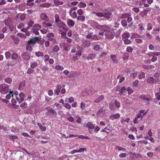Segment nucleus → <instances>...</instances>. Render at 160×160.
Segmentation results:
<instances>
[{
    "label": "nucleus",
    "instance_id": "obj_38",
    "mask_svg": "<svg viewBox=\"0 0 160 160\" xmlns=\"http://www.w3.org/2000/svg\"><path fill=\"white\" fill-rule=\"evenodd\" d=\"M59 50V48L58 45H55L53 48V51L54 52H57Z\"/></svg>",
    "mask_w": 160,
    "mask_h": 160
},
{
    "label": "nucleus",
    "instance_id": "obj_64",
    "mask_svg": "<svg viewBox=\"0 0 160 160\" xmlns=\"http://www.w3.org/2000/svg\"><path fill=\"white\" fill-rule=\"evenodd\" d=\"M100 48V46L98 44L96 45L93 48V49L96 51H98Z\"/></svg>",
    "mask_w": 160,
    "mask_h": 160
},
{
    "label": "nucleus",
    "instance_id": "obj_27",
    "mask_svg": "<svg viewBox=\"0 0 160 160\" xmlns=\"http://www.w3.org/2000/svg\"><path fill=\"white\" fill-rule=\"evenodd\" d=\"M51 6V4L48 3H45L42 4L40 6V7L42 8H48Z\"/></svg>",
    "mask_w": 160,
    "mask_h": 160
},
{
    "label": "nucleus",
    "instance_id": "obj_42",
    "mask_svg": "<svg viewBox=\"0 0 160 160\" xmlns=\"http://www.w3.org/2000/svg\"><path fill=\"white\" fill-rule=\"evenodd\" d=\"M107 28L108 27L107 26L101 25V28L100 29L102 31L106 32L107 31Z\"/></svg>",
    "mask_w": 160,
    "mask_h": 160
},
{
    "label": "nucleus",
    "instance_id": "obj_23",
    "mask_svg": "<svg viewBox=\"0 0 160 160\" xmlns=\"http://www.w3.org/2000/svg\"><path fill=\"white\" fill-rule=\"evenodd\" d=\"M122 40H124V39H127L130 37L129 33L128 32H125L124 33L122 36Z\"/></svg>",
    "mask_w": 160,
    "mask_h": 160
},
{
    "label": "nucleus",
    "instance_id": "obj_48",
    "mask_svg": "<svg viewBox=\"0 0 160 160\" xmlns=\"http://www.w3.org/2000/svg\"><path fill=\"white\" fill-rule=\"evenodd\" d=\"M34 23V22L30 20L28 24V26L27 27V29H29L31 27Z\"/></svg>",
    "mask_w": 160,
    "mask_h": 160
},
{
    "label": "nucleus",
    "instance_id": "obj_33",
    "mask_svg": "<svg viewBox=\"0 0 160 160\" xmlns=\"http://www.w3.org/2000/svg\"><path fill=\"white\" fill-rule=\"evenodd\" d=\"M35 54L36 56L38 57H42L43 56L44 54L43 52L38 51L35 52Z\"/></svg>",
    "mask_w": 160,
    "mask_h": 160
},
{
    "label": "nucleus",
    "instance_id": "obj_13",
    "mask_svg": "<svg viewBox=\"0 0 160 160\" xmlns=\"http://www.w3.org/2000/svg\"><path fill=\"white\" fill-rule=\"evenodd\" d=\"M58 26L64 30H66L67 29L66 25L64 23L60 22L58 23Z\"/></svg>",
    "mask_w": 160,
    "mask_h": 160
},
{
    "label": "nucleus",
    "instance_id": "obj_52",
    "mask_svg": "<svg viewBox=\"0 0 160 160\" xmlns=\"http://www.w3.org/2000/svg\"><path fill=\"white\" fill-rule=\"evenodd\" d=\"M86 104L83 102H82L80 103V108L82 110H83L85 108Z\"/></svg>",
    "mask_w": 160,
    "mask_h": 160
},
{
    "label": "nucleus",
    "instance_id": "obj_7",
    "mask_svg": "<svg viewBox=\"0 0 160 160\" xmlns=\"http://www.w3.org/2000/svg\"><path fill=\"white\" fill-rule=\"evenodd\" d=\"M119 92L121 96H126L127 94V89L125 87H122L119 90Z\"/></svg>",
    "mask_w": 160,
    "mask_h": 160
},
{
    "label": "nucleus",
    "instance_id": "obj_10",
    "mask_svg": "<svg viewBox=\"0 0 160 160\" xmlns=\"http://www.w3.org/2000/svg\"><path fill=\"white\" fill-rule=\"evenodd\" d=\"M46 109L48 112L54 116H55L57 115V112L54 109L50 107H47L46 108Z\"/></svg>",
    "mask_w": 160,
    "mask_h": 160
},
{
    "label": "nucleus",
    "instance_id": "obj_57",
    "mask_svg": "<svg viewBox=\"0 0 160 160\" xmlns=\"http://www.w3.org/2000/svg\"><path fill=\"white\" fill-rule=\"evenodd\" d=\"M5 54L6 58L7 59H8L10 58V52L9 51L6 52L5 53Z\"/></svg>",
    "mask_w": 160,
    "mask_h": 160
},
{
    "label": "nucleus",
    "instance_id": "obj_4",
    "mask_svg": "<svg viewBox=\"0 0 160 160\" xmlns=\"http://www.w3.org/2000/svg\"><path fill=\"white\" fill-rule=\"evenodd\" d=\"M115 34V33L114 32L111 31H107L105 34L106 38L109 39H112L114 37Z\"/></svg>",
    "mask_w": 160,
    "mask_h": 160
},
{
    "label": "nucleus",
    "instance_id": "obj_36",
    "mask_svg": "<svg viewBox=\"0 0 160 160\" xmlns=\"http://www.w3.org/2000/svg\"><path fill=\"white\" fill-rule=\"evenodd\" d=\"M138 78L140 79L144 78L145 77V73L143 72H141L138 74Z\"/></svg>",
    "mask_w": 160,
    "mask_h": 160
},
{
    "label": "nucleus",
    "instance_id": "obj_37",
    "mask_svg": "<svg viewBox=\"0 0 160 160\" xmlns=\"http://www.w3.org/2000/svg\"><path fill=\"white\" fill-rule=\"evenodd\" d=\"M55 69L58 70H61L62 71L64 69V68L62 66L59 65H58L56 66L55 67Z\"/></svg>",
    "mask_w": 160,
    "mask_h": 160
},
{
    "label": "nucleus",
    "instance_id": "obj_17",
    "mask_svg": "<svg viewBox=\"0 0 160 160\" xmlns=\"http://www.w3.org/2000/svg\"><path fill=\"white\" fill-rule=\"evenodd\" d=\"M18 54L16 53H13L11 55L12 58L14 60L17 61L18 59V58H20Z\"/></svg>",
    "mask_w": 160,
    "mask_h": 160
},
{
    "label": "nucleus",
    "instance_id": "obj_5",
    "mask_svg": "<svg viewBox=\"0 0 160 160\" xmlns=\"http://www.w3.org/2000/svg\"><path fill=\"white\" fill-rule=\"evenodd\" d=\"M85 127L88 128L89 129V132L90 133H92V129L94 128V126L90 122H88Z\"/></svg>",
    "mask_w": 160,
    "mask_h": 160
},
{
    "label": "nucleus",
    "instance_id": "obj_24",
    "mask_svg": "<svg viewBox=\"0 0 160 160\" xmlns=\"http://www.w3.org/2000/svg\"><path fill=\"white\" fill-rule=\"evenodd\" d=\"M61 86L60 85H58L57 87L54 90V92L57 95H58L60 91Z\"/></svg>",
    "mask_w": 160,
    "mask_h": 160
},
{
    "label": "nucleus",
    "instance_id": "obj_49",
    "mask_svg": "<svg viewBox=\"0 0 160 160\" xmlns=\"http://www.w3.org/2000/svg\"><path fill=\"white\" fill-rule=\"evenodd\" d=\"M77 12L79 16L82 15L83 14V11L81 9H79L77 11Z\"/></svg>",
    "mask_w": 160,
    "mask_h": 160
},
{
    "label": "nucleus",
    "instance_id": "obj_59",
    "mask_svg": "<svg viewBox=\"0 0 160 160\" xmlns=\"http://www.w3.org/2000/svg\"><path fill=\"white\" fill-rule=\"evenodd\" d=\"M147 30H150L152 29V27L151 24L150 23H148L147 25Z\"/></svg>",
    "mask_w": 160,
    "mask_h": 160
},
{
    "label": "nucleus",
    "instance_id": "obj_34",
    "mask_svg": "<svg viewBox=\"0 0 160 160\" xmlns=\"http://www.w3.org/2000/svg\"><path fill=\"white\" fill-rule=\"evenodd\" d=\"M112 60L115 63H117L118 61L116 59V55L114 54H112L110 56Z\"/></svg>",
    "mask_w": 160,
    "mask_h": 160
},
{
    "label": "nucleus",
    "instance_id": "obj_3",
    "mask_svg": "<svg viewBox=\"0 0 160 160\" xmlns=\"http://www.w3.org/2000/svg\"><path fill=\"white\" fill-rule=\"evenodd\" d=\"M139 98L140 99L146 101V102L147 103L148 105L150 103L149 102L151 101L152 99V97L149 94L145 95L143 94L140 95Z\"/></svg>",
    "mask_w": 160,
    "mask_h": 160
},
{
    "label": "nucleus",
    "instance_id": "obj_1",
    "mask_svg": "<svg viewBox=\"0 0 160 160\" xmlns=\"http://www.w3.org/2000/svg\"><path fill=\"white\" fill-rule=\"evenodd\" d=\"M122 19H127L122 20L121 21V24L124 27H126L127 26V22L128 23L130 22L132 20L130 13H125L122 14L120 17Z\"/></svg>",
    "mask_w": 160,
    "mask_h": 160
},
{
    "label": "nucleus",
    "instance_id": "obj_56",
    "mask_svg": "<svg viewBox=\"0 0 160 160\" xmlns=\"http://www.w3.org/2000/svg\"><path fill=\"white\" fill-rule=\"evenodd\" d=\"M34 71L33 69L31 68H29L27 70V73L28 74H31Z\"/></svg>",
    "mask_w": 160,
    "mask_h": 160
},
{
    "label": "nucleus",
    "instance_id": "obj_19",
    "mask_svg": "<svg viewBox=\"0 0 160 160\" xmlns=\"http://www.w3.org/2000/svg\"><path fill=\"white\" fill-rule=\"evenodd\" d=\"M25 85V82L24 81L22 82H21L19 84L18 89L19 90H22L24 88Z\"/></svg>",
    "mask_w": 160,
    "mask_h": 160
},
{
    "label": "nucleus",
    "instance_id": "obj_15",
    "mask_svg": "<svg viewBox=\"0 0 160 160\" xmlns=\"http://www.w3.org/2000/svg\"><path fill=\"white\" fill-rule=\"evenodd\" d=\"M21 56L25 60H28L30 59V56L27 52H24L21 54Z\"/></svg>",
    "mask_w": 160,
    "mask_h": 160
},
{
    "label": "nucleus",
    "instance_id": "obj_55",
    "mask_svg": "<svg viewBox=\"0 0 160 160\" xmlns=\"http://www.w3.org/2000/svg\"><path fill=\"white\" fill-rule=\"evenodd\" d=\"M27 104L25 102H23L20 105V106L22 108L24 109L27 106Z\"/></svg>",
    "mask_w": 160,
    "mask_h": 160
},
{
    "label": "nucleus",
    "instance_id": "obj_8",
    "mask_svg": "<svg viewBox=\"0 0 160 160\" xmlns=\"http://www.w3.org/2000/svg\"><path fill=\"white\" fill-rule=\"evenodd\" d=\"M159 81L158 78L156 79H154L152 77H149L147 79V82L150 83H155L158 82Z\"/></svg>",
    "mask_w": 160,
    "mask_h": 160
},
{
    "label": "nucleus",
    "instance_id": "obj_51",
    "mask_svg": "<svg viewBox=\"0 0 160 160\" xmlns=\"http://www.w3.org/2000/svg\"><path fill=\"white\" fill-rule=\"evenodd\" d=\"M126 51L128 52L131 53L132 52L133 49L131 47L129 46L127 47L126 49Z\"/></svg>",
    "mask_w": 160,
    "mask_h": 160
},
{
    "label": "nucleus",
    "instance_id": "obj_43",
    "mask_svg": "<svg viewBox=\"0 0 160 160\" xmlns=\"http://www.w3.org/2000/svg\"><path fill=\"white\" fill-rule=\"evenodd\" d=\"M38 126L39 127V128L41 129V130L44 131L46 130V128L45 127L42 126V124L40 123H38Z\"/></svg>",
    "mask_w": 160,
    "mask_h": 160
},
{
    "label": "nucleus",
    "instance_id": "obj_60",
    "mask_svg": "<svg viewBox=\"0 0 160 160\" xmlns=\"http://www.w3.org/2000/svg\"><path fill=\"white\" fill-rule=\"evenodd\" d=\"M123 41L124 43L126 44H129L131 43V41L130 40L128 39H126Z\"/></svg>",
    "mask_w": 160,
    "mask_h": 160
},
{
    "label": "nucleus",
    "instance_id": "obj_30",
    "mask_svg": "<svg viewBox=\"0 0 160 160\" xmlns=\"http://www.w3.org/2000/svg\"><path fill=\"white\" fill-rule=\"evenodd\" d=\"M112 127L110 126H107L105 128V132L108 133L112 131Z\"/></svg>",
    "mask_w": 160,
    "mask_h": 160
},
{
    "label": "nucleus",
    "instance_id": "obj_44",
    "mask_svg": "<svg viewBox=\"0 0 160 160\" xmlns=\"http://www.w3.org/2000/svg\"><path fill=\"white\" fill-rule=\"evenodd\" d=\"M127 89L128 94H131L133 92V90L130 87H128Z\"/></svg>",
    "mask_w": 160,
    "mask_h": 160
},
{
    "label": "nucleus",
    "instance_id": "obj_46",
    "mask_svg": "<svg viewBox=\"0 0 160 160\" xmlns=\"http://www.w3.org/2000/svg\"><path fill=\"white\" fill-rule=\"evenodd\" d=\"M96 15L99 18L103 17L104 16V13L102 12H97L96 13Z\"/></svg>",
    "mask_w": 160,
    "mask_h": 160
},
{
    "label": "nucleus",
    "instance_id": "obj_2",
    "mask_svg": "<svg viewBox=\"0 0 160 160\" xmlns=\"http://www.w3.org/2000/svg\"><path fill=\"white\" fill-rule=\"evenodd\" d=\"M9 86L5 83L0 85V92L2 94H5L9 91Z\"/></svg>",
    "mask_w": 160,
    "mask_h": 160
},
{
    "label": "nucleus",
    "instance_id": "obj_54",
    "mask_svg": "<svg viewBox=\"0 0 160 160\" xmlns=\"http://www.w3.org/2000/svg\"><path fill=\"white\" fill-rule=\"evenodd\" d=\"M5 81L6 83H10L12 82V79L10 78H8L5 79Z\"/></svg>",
    "mask_w": 160,
    "mask_h": 160
},
{
    "label": "nucleus",
    "instance_id": "obj_35",
    "mask_svg": "<svg viewBox=\"0 0 160 160\" xmlns=\"http://www.w3.org/2000/svg\"><path fill=\"white\" fill-rule=\"evenodd\" d=\"M42 23L43 25L45 27H48L52 26V24L48 22H42Z\"/></svg>",
    "mask_w": 160,
    "mask_h": 160
},
{
    "label": "nucleus",
    "instance_id": "obj_32",
    "mask_svg": "<svg viewBox=\"0 0 160 160\" xmlns=\"http://www.w3.org/2000/svg\"><path fill=\"white\" fill-rule=\"evenodd\" d=\"M69 14L70 16L73 18H76L77 17L76 12L75 11L71 12V13H69Z\"/></svg>",
    "mask_w": 160,
    "mask_h": 160
},
{
    "label": "nucleus",
    "instance_id": "obj_28",
    "mask_svg": "<svg viewBox=\"0 0 160 160\" xmlns=\"http://www.w3.org/2000/svg\"><path fill=\"white\" fill-rule=\"evenodd\" d=\"M41 19L42 20H44L45 21L48 20V17L44 13H42L40 15Z\"/></svg>",
    "mask_w": 160,
    "mask_h": 160
},
{
    "label": "nucleus",
    "instance_id": "obj_41",
    "mask_svg": "<svg viewBox=\"0 0 160 160\" xmlns=\"http://www.w3.org/2000/svg\"><path fill=\"white\" fill-rule=\"evenodd\" d=\"M78 6L80 8H83L85 7L86 5L85 3L80 2L78 3Z\"/></svg>",
    "mask_w": 160,
    "mask_h": 160
},
{
    "label": "nucleus",
    "instance_id": "obj_22",
    "mask_svg": "<svg viewBox=\"0 0 160 160\" xmlns=\"http://www.w3.org/2000/svg\"><path fill=\"white\" fill-rule=\"evenodd\" d=\"M112 47L114 48L115 49H117L119 47L120 44L118 42L116 41H115L112 44Z\"/></svg>",
    "mask_w": 160,
    "mask_h": 160
},
{
    "label": "nucleus",
    "instance_id": "obj_26",
    "mask_svg": "<svg viewBox=\"0 0 160 160\" xmlns=\"http://www.w3.org/2000/svg\"><path fill=\"white\" fill-rule=\"evenodd\" d=\"M30 65L31 68L34 69L37 67L38 64L35 62H32L30 63Z\"/></svg>",
    "mask_w": 160,
    "mask_h": 160
},
{
    "label": "nucleus",
    "instance_id": "obj_62",
    "mask_svg": "<svg viewBox=\"0 0 160 160\" xmlns=\"http://www.w3.org/2000/svg\"><path fill=\"white\" fill-rule=\"evenodd\" d=\"M44 61L46 62L48 61L49 59V56L48 55H45L44 56Z\"/></svg>",
    "mask_w": 160,
    "mask_h": 160
},
{
    "label": "nucleus",
    "instance_id": "obj_58",
    "mask_svg": "<svg viewBox=\"0 0 160 160\" xmlns=\"http://www.w3.org/2000/svg\"><path fill=\"white\" fill-rule=\"evenodd\" d=\"M55 22L56 23L58 22H59V21H60L59 16L58 15L56 14L55 15Z\"/></svg>",
    "mask_w": 160,
    "mask_h": 160
},
{
    "label": "nucleus",
    "instance_id": "obj_45",
    "mask_svg": "<svg viewBox=\"0 0 160 160\" xmlns=\"http://www.w3.org/2000/svg\"><path fill=\"white\" fill-rule=\"evenodd\" d=\"M26 49L27 50L29 51H31L32 50V48L30 44L28 43L26 47Z\"/></svg>",
    "mask_w": 160,
    "mask_h": 160
},
{
    "label": "nucleus",
    "instance_id": "obj_14",
    "mask_svg": "<svg viewBox=\"0 0 160 160\" xmlns=\"http://www.w3.org/2000/svg\"><path fill=\"white\" fill-rule=\"evenodd\" d=\"M11 37L13 39L15 44H18L19 43L20 40L17 37L13 35H11Z\"/></svg>",
    "mask_w": 160,
    "mask_h": 160
},
{
    "label": "nucleus",
    "instance_id": "obj_25",
    "mask_svg": "<svg viewBox=\"0 0 160 160\" xmlns=\"http://www.w3.org/2000/svg\"><path fill=\"white\" fill-rule=\"evenodd\" d=\"M85 17L84 16L81 15L78 16L77 17V20L82 22H83L85 20Z\"/></svg>",
    "mask_w": 160,
    "mask_h": 160
},
{
    "label": "nucleus",
    "instance_id": "obj_61",
    "mask_svg": "<svg viewBox=\"0 0 160 160\" xmlns=\"http://www.w3.org/2000/svg\"><path fill=\"white\" fill-rule=\"evenodd\" d=\"M78 137L79 138H82V139L85 138V139H90V138L88 137V136H84L82 135H79L78 136Z\"/></svg>",
    "mask_w": 160,
    "mask_h": 160
},
{
    "label": "nucleus",
    "instance_id": "obj_47",
    "mask_svg": "<svg viewBox=\"0 0 160 160\" xmlns=\"http://www.w3.org/2000/svg\"><path fill=\"white\" fill-rule=\"evenodd\" d=\"M48 38V41H52L53 42L55 41V39L54 38V37H47Z\"/></svg>",
    "mask_w": 160,
    "mask_h": 160
},
{
    "label": "nucleus",
    "instance_id": "obj_29",
    "mask_svg": "<svg viewBox=\"0 0 160 160\" xmlns=\"http://www.w3.org/2000/svg\"><path fill=\"white\" fill-rule=\"evenodd\" d=\"M8 138L11 140L13 141L16 139H18V137L16 135H8Z\"/></svg>",
    "mask_w": 160,
    "mask_h": 160
},
{
    "label": "nucleus",
    "instance_id": "obj_53",
    "mask_svg": "<svg viewBox=\"0 0 160 160\" xmlns=\"http://www.w3.org/2000/svg\"><path fill=\"white\" fill-rule=\"evenodd\" d=\"M143 23H140L138 25L139 29L141 31V32H142L143 30L144 29V28L143 26Z\"/></svg>",
    "mask_w": 160,
    "mask_h": 160
},
{
    "label": "nucleus",
    "instance_id": "obj_39",
    "mask_svg": "<svg viewBox=\"0 0 160 160\" xmlns=\"http://www.w3.org/2000/svg\"><path fill=\"white\" fill-rule=\"evenodd\" d=\"M129 57V55L128 53H124L123 56L122 57V59L124 60H127L128 58Z\"/></svg>",
    "mask_w": 160,
    "mask_h": 160
},
{
    "label": "nucleus",
    "instance_id": "obj_20",
    "mask_svg": "<svg viewBox=\"0 0 160 160\" xmlns=\"http://www.w3.org/2000/svg\"><path fill=\"white\" fill-rule=\"evenodd\" d=\"M67 24L70 27H73L75 24L74 22L72 19H69L67 21Z\"/></svg>",
    "mask_w": 160,
    "mask_h": 160
},
{
    "label": "nucleus",
    "instance_id": "obj_18",
    "mask_svg": "<svg viewBox=\"0 0 160 160\" xmlns=\"http://www.w3.org/2000/svg\"><path fill=\"white\" fill-rule=\"evenodd\" d=\"M104 98V97L103 95H100L99 97L94 100V102L98 103L103 100Z\"/></svg>",
    "mask_w": 160,
    "mask_h": 160
},
{
    "label": "nucleus",
    "instance_id": "obj_21",
    "mask_svg": "<svg viewBox=\"0 0 160 160\" xmlns=\"http://www.w3.org/2000/svg\"><path fill=\"white\" fill-rule=\"evenodd\" d=\"M9 92V93L6 96V98L7 99H9L11 96L12 97L13 96V90H12L11 89H10Z\"/></svg>",
    "mask_w": 160,
    "mask_h": 160
},
{
    "label": "nucleus",
    "instance_id": "obj_12",
    "mask_svg": "<svg viewBox=\"0 0 160 160\" xmlns=\"http://www.w3.org/2000/svg\"><path fill=\"white\" fill-rule=\"evenodd\" d=\"M96 57V54L95 53L89 54L86 57L87 59L88 60H92L95 59Z\"/></svg>",
    "mask_w": 160,
    "mask_h": 160
},
{
    "label": "nucleus",
    "instance_id": "obj_11",
    "mask_svg": "<svg viewBox=\"0 0 160 160\" xmlns=\"http://www.w3.org/2000/svg\"><path fill=\"white\" fill-rule=\"evenodd\" d=\"M104 14V17L107 19H108L111 18V16L112 15V13L108 10H105V12L103 13Z\"/></svg>",
    "mask_w": 160,
    "mask_h": 160
},
{
    "label": "nucleus",
    "instance_id": "obj_9",
    "mask_svg": "<svg viewBox=\"0 0 160 160\" xmlns=\"http://www.w3.org/2000/svg\"><path fill=\"white\" fill-rule=\"evenodd\" d=\"M39 40V37H35L34 38L30 39L28 41V43L29 44H34L37 41Z\"/></svg>",
    "mask_w": 160,
    "mask_h": 160
},
{
    "label": "nucleus",
    "instance_id": "obj_16",
    "mask_svg": "<svg viewBox=\"0 0 160 160\" xmlns=\"http://www.w3.org/2000/svg\"><path fill=\"white\" fill-rule=\"evenodd\" d=\"M106 111V108L105 107H103L101 108L97 112V114H104Z\"/></svg>",
    "mask_w": 160,
    "mask_h": 160
},
{
    "label": "nucleus",
    "instance_id": "obj_40",
    "mask_svg": "<svg viewBox=\"0 0 160 160\" xmlns=\"http://www.w3.org/2000/svg\"><path fill=\"white\" fill-rule=\"evenodd\" d=\"M33 27L34 28L35 30H40L41 28V26L38 24H35L33 26Z\"/></svg>",
    "mask_w": 160,
    "mask_h": 160
},
{
    "label": "nucleus",
    "instance_id": "obj_6",
    "mask_svg": "<svg viewBox=\"0 0 160 160\" xmlns=\"http://www.w3.org/2000/svg\"><path fill=\"white\" fill-rule=\"evenodd\" d=\"M115 105L117 108H119L120 106V104L119 101L117 100L115 101V102L113 104H112L111 106V109L112 110H115V107H114V106Z\"/></svg>",
    "mask_w": 160,
    "mask_h": 160
},
{
    "label": "nucleus",
    "instance_id": "obj_50",
    "mask_svg": "<svg viewBox=\"0 0 160 160\" xmlns=\"http://www.w3.org/2000/svg\"><path fill=\"white\" fill-rule=\"evenodd\" d=\"M116 148L118 149L119 151H126V149L123 148L121 146H116Z\"/></svg>",
    "mask_w": 160,
    "mask_h": 160
},
{
    "label": "nucleus",
    "instance_id": "obj_63",
    "mask_svg": "<svg viewBox=\"0 0 160 160\" xmlns=\"http://www.w3.org/2000/svg\"><path fill=\"white\" fill-rule=\"evenodd\" d=\"M53 2L55 5V6H58L59 5L60 1L59 0H54Z\"/></svg>",
    "mask_w": 160,
    "mask_h": 160
},
{
    "label": "nucleus",
    "instance_id": "obj_31",
    "mask_svg": "<svg viewBox=\"0 0 160 160\" xmlns=\"http://www.w3.org/2000/svg\"><path fill=\"white\" fill-rule=\"evenodd\" d=\"M94 28H95L96 29H100L101 28V26L99 25L98 22H95L94 23Z\"/></svg>",
    "mask_w": 160,
    "mask_h": 160
}]
</instances>
